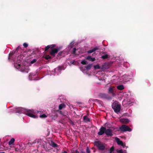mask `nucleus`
<instances>
[{"mask_svg":"<svg viewBox=\"0 0 153 153\" xmlns=\"http://www.w3.org/2000/svg\"><path fill=\"white\" fill-rule=\"evenodd\" d=\"M112 108L115 112L118 114L121 109V105L117 101L114 102L112 104Z\"/></svg>","mask_w":153,"mask_h":153,"instance_id":"nucleus-1","label":"nucleus"},{"mask_svg":"<svg viewBox=\"0 0 153 153\" xmlns=\"http://www.w3.org/2000/svg\"><path fill=\"white\" fill-rule=\"evenodd\" d=\"M95 145L100 150H103L105 149V144L102 143L100 141L95 142Z\"/></svg>","mask_w":153,"mask_h":153,"instance_id":"nucleus-2","label":"nucleus"},{"mask_svg":"<svg viewBox=\"0 0 153 153\" xmlns=\"http://www.w3.org/2000/svg\"><path fill=\"white\" fill-rule=\"evenodd\" d=\"M98 96L100 98L102 99L107 100H111V97L110 96L105 93H100L98 94Z\"/></svg>","mask_w":153,"mask_h":153,"instance_id":"nucleus-3","label":"nucleus"},{"mask_svg":"<svg viewBox=\"0 0 153 153\" xmlns=\"http://www.w3.org/2000/svg\"><path fill=\"white\" fill-rule=\"evenodd\" d=\"M120 129L121 132H125L126 131L130 132L131 131V129L130 128L125 125H122L120 128Z\"/></svg>","mask_w":153,"mask_h":153,"instance_id":"nucleus-4","label":"nucleus"},{"mask_svg":"<svg viewBox=\"0 0 153 153\" xmlns=\"http://www.w3.org/2000/svg\"><path fill=\"white\" fill-rule=\"evenodd\" d=\"M27 113H26V115H27L29 116V117H32L33 118H36L37 117L36 115H34V114H33L31 113H34V110H31L30 109L27 110Z\"/></svg>","mask_w":153,"mask_h":153,"instance_id":"nucleus-5","label":"nucleus"},{"mask_svg":"<svg viewBox=\"0 0 153 153\" xmlns=\"http://www.w3.org/2000/svg\"><path fill=\"white\" fill-rule=\"evenodd\" d=\"M59 50V48L52 49L51 50L50 52V55L52 56H54L55 54L57 53Z\"/></svg>","mask_w":153,"mask_h":153,"instance_id":"nucleus-6","label":"nucleus"},{"mask_svg":"<svg viewBox=\"0 0 153 153\" xmlns=\"http://www.w3.org/2000/svg\"><path fill=\"white\" fill-rule=\"evenodd\" d=\"M106 130V128L102 126L100 129V131L98 134L99 135H101L105 133Z\"/></svg>","mask_w":153,"mask_h":153,"instance_id":"nucleus-7","label":"nucleus"},{"mask_svg":"<svg viewBox=\"0 0 153 153\" xmlns=\"http://www.w3.org/2000/svg\"><path fill=\"white\" fill-rule=\"evenodd\" d=\"M105 134L108 136H111L113 134L112 133V131L109 128L106 129V128L105 131Z\"/></svg>","mask_w":153,"mask_h":153,"instance_id":"nucleus-8","label":"nucleus"},{"mask_svg":"<svg viewBox=\"0 0 153 153\" xmlns=\"http://www.w3.org/2000/svg\"><path fill=\"white\" fill-rule=\"evenodd\" d=\"M116 141L119 145H120L123 147H124L126 145L125 144H124L123 141L121 140L119 138L117 137L116 138Z\"/></svg>","mask_w":153,"mask_h":153,"instance_id":"nucleus-9","label":"nucleus"},{"mask_svg":"<svg viewBox=\"0 0 153 153\" xmlns=\"http://www.w3.org/2000/svg\"><path fill=\"white\" fill-rule=\"evenodd\" d=\"M21 47L20 46H18L16 48L15 51L14 52H12L10 53L9 55L10 56H12L14 53H17L19 51H21Z\"/></svg>","mask_w":153,"mask_h":153,"instance_id":"nucleus-10","label":"nucleus"},{"mask_svg":"<svg viewBox=\"0 0 153 153\" xmlns=\"http://www.w3.org/2000/svg\"><path fill=\"white\" fill-rule=\"evenodd\" d=\"M108 93H111L113 92H115V87L114 86H110L108 88Z\"/></svg>","mask_w":153,"mask_h":153,"instance_id":"nucleus-11","label":"nucleus"},{"mask_svg":"<svg viewBox=\"0 0 153 153\" xmlns=\"http://www.w3.org/2000/svg\"><path fill=\"white\" fill-rule=\"evenodd\" d=\"M120 120V122L123 123H127L129 122V120L128 119H122Z\"/></svg>","mask_w":153,"mask_h":153,"instance_id":"nucleus-12","label":"nucleus"},{"mask_svg":"<svg viewBox=\"0 0 153 153\" xmlns=\"http://www.w3.org/2000/svg\"><path fill=\"white\" fill-rule=\"evenodd\" d=\"M86 59L88 60L91 61L92 62H94L95 60V58H92L91 56H88L87 57Z\"/></svg>","mask_w":153,"mask_h":153,"instance_id":"nucleus-13","label":"nucleus"},{"mask_svg":"<svg viewBox=\"0 0 153 153\" xmlns=\"http://www.w3.org/2000/svg\"><path fill=\"white\" fill-rule=\"evenodd\" d=\"M99 48L98 47H96L92 49L91 50H90L87 51V53H91L96 50H98L99 49Z\"/></svg>","mask_w":153,"mask_h":153,"instance_id":"nucleus-14","label":"nucleus"},{"mask_svg":"<svg viewBox=\"0 0 153 153\" xmlns=\"http://www.w3.org/2000/svg\"><path fill=\"white\" fill-rule=\"evenodd\" d=\"M83 119L84 122L87 123L90 121L89 118H88L87 115L84 116Z\"/></svg>","mask_w":153,"mask_h":153,"instance_id":"nucleus-15","label":"nucleus"},{"mask_svg":"<svg viewBox=\"0 0 153 153\" xmlns=\"http://www.w3.org/2000/svg\"><path fill=\"white\" fill-rule=\"evenodd\" d=\"M50 145L53 147H56L58 146V145L55 143L53 141H51L49 143Z\"/></svg>","mask_w":153,"mask_h":153,"instance_id":"nucleus-16","label":"nucleus"},{"mask_svg":"<svg viewBox=\"0 0 153 153\" xmlns=\"http://www.w3.org/2000/svg\"><path fill=\"white\" fill-rule=\"evenodd\" d=\"M23 67L24 68H25V66L24 67L23 66ZM21 71L23 73H28V70L26 68H22L20 69Z\"/></svg>","mask_w":153,"mask_h":153,"instance_id":"nucleus-17","label":"nucleus"},{"mask_svg":"<svg viewBox=\"0 0 153 153\" xmlns=\"http://www.w3.org/2000/svg\"><path fill=\"white\" fill-rule=\"evenodd\" d=\"M92 65L91 64H89L87 65L85 67L86 68V70H88L90 69L92 67Z\"/></svg>","mask_w":153,"mask_h":153,"instance_id":"nucleus-18","label":"nucleus"},{"mask_svg":"<svg viewBox=\"0 0 153 153\" xmlns=\"http://www.w3.org/2000/svg\"><path fill=\"white\" fill-rule=\"evenodd\" d=\"M117 88L118 90H123L124 89V88L123 85H120L117 86Z\"/></svg>","mask_w":153,"mask_h":153,"instance_id":"nucleus-19","label":"nucleus"},{"mask_svg":"<svg viewBox=\"0 0 153 153\" xmlns=\"http://www.w3.org/2000/svg\"><path fill=\"white\" fill-rule=\"evenodd\" d=\"M15 141V140L14 138H12L9 142V145H10L13 143Z\"/></svg>","mask_w":153,"mask_h":153,"instance_id":"nucleus-20","label":"nucleus"},{"mask_svg":"<svg viewBox=\"0 0 153 153\" xmlns=\"http://www.w3.org/2000/svg\"><path fill=\"white\" fill-rule=\"evenodd\" d=\"M65 106L64 104H60L59 106V110H61Z\"/></svg>","mask_w":153,"mask_h":153,"instance_id":"nucleus-21","label":"nucleus"},{"mask_svg":"<svg viewBox=\"0 0 153 153\" xmlns=\"http://www.w3.org/2000/svg\"><path fill=\"white\" fill-rule=\"evenodd\" d=\"M108 54H106L102 56H101V58L103 59H105L108 58Z\"/></svg>","mask_w":153,"mask_h":153,"instance_id":"nucleus-22","label":"nucleus"},{"mask_svg":"<svg viewBox=\"0 0 153 153\" xmlns=\"http://www.w3.org/2000/svg\"><path fill=\"white\" fill-rule=\"evenodd\" d=\"M57 112H58L61 114L63 115V116H66V115L65 114V113L62 112V111H59V110H57L56 111Z\"/></svg>","mask_w":153,"mask_h":153,"instance_id":"nucleus-23","label":"nucleus"},{"mask_svg":"<svg viewBox=\"0 0 153 153\" xmlns=\"http://www.w3.org/2000/svg\"><path fill=\"white\" fill-rule=\"evenodd\" d=\"M81 63L82 65H86L87 64V62L85 60H83L81 62Z\"/></svg>","mask_w":153,"mask_h":153,"instance_id":"nucleus-24","label":"nucleus"},{"mask_svg":"<svg viewBox=\"0 0 153 153\" xmlns=\"http://www.w3.org/2000/svg\"><path fill=\"white\" fill-rule=\"evenodd\" d=\"M94 68L95 69H99L100 68V67L99 65H97L94 66Z\"/></svg>","mask_w":153,"mask_h":153,"instance_id":"nucleus-25","label":"nucleus"},{"mask_svg":"<svg viewBox=\"0 0 153 153\" xmlns=\"http://www.w3.org/2000/svg\"><path fill=\"white\" fill-rule=\"evenodd\" d=\"M40 117L42 118H45L47 117V116L45 114H44L40 116Z\"/></svg>","mask_w":153,"mask_h":153,"instance_id":"nucleus-26","label":"nucleus"},{"mask_svg":"<svg viewBox=\"0 0 153 153\" xmlns=\"http://www.w3.org/2000/svg\"><path fill=\"white\" fill-rule=\"evenodd\" d=\"M49 46H50V48L51 49H54V48L56 47V45L55 44L49 45Z\"/></svg>","mask_w":153,"mask_h":153,"instance_id":"nucleus-27","label":"nucleus"},{"mask_svg":"<svg viewBox=\"0 0 153 153\" xmlns=\"http://www.w3.org/2000/svg\"><path fill=\"white\" fill-rule=\"evenodd\" d=\"M45 59L47 60H48L49 59H51V57L49 55H47L45 56Z\"/></svg>","mask_w":153,"mask_h":153,"instance_id":"nucleus-28","label":"nucleus"},{"mask_svg":"<svg viewBox=\"0 0 153 153\" xmlns=\"http://www.w3.org/2000/svg\"><path fill=\"white\" fill-rule=\"evenodd\" d=\"M85 68H85V67H80V69L81 71H85L86 70Z\"/></svg>","mask_w":153,"mask_h":153,"instance_id":"nucleus-29","label":"nucleus"},{"mask_svg":"<svg viewBox=\"0 0 153 153\" xmlns=\"http://www.w3.org/2000/svg\"><path fill=\"white\" fill-rule=\"evenodd\" d=\"M114 148L113 146H112L110 149V152L113 153Z\"/></svg>","mask_w":153,"mask_h":153,"instance_id":"nucleus-30","label":"nucleus"},{"mask_svg":"<svg viewBox=\"0 0 153 153\" xmlns=\"http://www.w3.org/2000/svg\"><path fill=\"white\" fill-rule=\"evenodd\" d=\"M37 59H34L32 60L31 61L30 63L31 64H33L35 63V62H36V61H37Z\"/></svg>","mask_w":153,"mask_h":153,"instance_id":"nucleus-31","label":"nucleus"},{"mask_svg":"<svg viewBox=\"0 0 153 153\" xmlns=\"http://www.w3.org/2000/svg\"><path fill=\"white\" fill-rule=\"evenodd\" d=\"M50 48V46L49 45H48L46 46L45 48V51H47Z\"/></svg>","mask_w":153,"mask_h":153,"instance_id":"nucleus-32","label":"nucleus"},{"mask_svg":"<svg viewBox=\"0 0 153 153\" xmlns=\"http://www.w3.org/2000/svg\"><path fill=\"white\" fill-rule=\"evenodd\" d=\"M117 153H124L122 149L117 150Z\"/></svg>","mask_w":153,"mask_h":153,"instance_id":"nucleus-33","label":"nucleus"},{"mask_svg":"<svg viewBox=\"0 0 153 153\" xmlns=\"http://www.w3.org/2000/svg\"><path fill=\"white\" fill-rule=\"evenodd\" d=\"M86 152L87 153H90L91 152V151L89 149L88 147H87L86 149Z\"/></svg>","mask_w":153,"mask_h":153,"instance_id":"nucleus-34","label":"nucleus"},{"mask_svg":"<svg viewBox=\"0 0 153 153\" xmlns=\"http://www.w3.org/2000/svg\"><path fill=\"white\" fill-rule=\"evenodd\" d=\"M106 64L105 63L104 65H102V69H105L107 68V67H105V66Z\"/></svg>","mask_w":153,"mask_h":153,"instance_id":"nucleus-35","label":"nucleus"},{"mask_svg":"<svg viewBox=\"0 0 153 153\" xmlns=\"http://www.w3.org/2000/svg\"><path fill=\"white\" fill-rule=\"evenodd\" d=\"M31 143H28L26 144V146L27 147H31Z\"/></svg>","mask_w":153,"mask_h":153,"instance_id":"nucleus-36","label":"nucleus"},{"mask_svg":"<svg viewBox=\"0 0 153 153\" xmlns=\"http://www.w3.org/2000/svg\"><path fill=\"white\" fill-rule=\"evenodd\" d=\"M23 45L25 48H27L28 46V45L25 43L23 44Z\"/></svg>","mask_w":153,"mask_h":153,"instance_id":"nucleus-37","label":"nucleus"},{"mask_svg":"<svg viewBox=\"0 0 153 153\" xmlns=\"http://www.w3.org/2000/svg\"><path fill=\"white\" fill-rule=\"evenodd\" d=\"M76 48H74L73 50V54H75L76 53Z\"/></svg>","mask_w":153,"mask_h":153,"instance_id":"nucleus-38","label":"nucleus"},{"mask_svg":"<svg viewBox=\"0 0 153 153\" xmlns=\"http://www.w3.org/2000/svg\"><path fill=\"white\" fill-rule=\"evenodd\" d=\"M62 51H61V52H60L57 55V56H60L61 55H62Z\"/></svg>","mask_w":153,"mask_h":153,"instance_id":"nucleus-39","label":"nucleus"},{"mask_svg":"<svg viewBox=\"0 0 153 153\" xmlns=\"http://www.w3.org/2000/svg\"><path fill=\"white\" fill-rule=\"evenodd\" d=\"M16 67H17V68H21V65L20 64H18L17 65Z\"/></svg>","mask_w":153,"mask_h":153,"instance_id":"nucleus-40","label":"nucleus"},{"mask_svg":"<svg viewBox=\"0 0 153 153\" xmlns=\"http://www.w3.org/2000/svg\"><path fill=\"white\" fill-rule=\"evenodd\" d=\"M115 92H113V93H111V94H112V96L113 97L115 96V95H116V94H115Z\"/></svg>","mask_w":153,"mask_h":153,"instance_id":"nucleus-41","label":"nucleus"},{"mask_svg":"<svg viewBox=\"0 0 153 153\" xmlns=\"http://www.w3.org/2000/svg\"><path fill=\"white\" fill-rule=\"evenodd\" d=\"M17 112L19 113H21L22 112V110L20 109V110L17 111Z\"/></svg>","mask_w":153,"mask_h":153,"instance_id":"nucleus-42","label":"nucleus"},{"mask_svg":"<svg viewBox=\"0 0 153 153\" xmlns=\"http://www.w3.org/2000/svg\"><path fill=\"white\" fill-rule=\"evenodd\" d=\"M74 153H79V152L77 150H76Z\"/></svg>","mask_w":153,"mask_h":153,"instance_id":"nucleus-43","label":"nucleus"},{"mask_svg":"<svg viewBox=\"0 0 153 153\" xmlns=\"http://www.w3.org/2000/svg\"><path fill=\"white\" fill-rule=\"evenodd\" d=\"M62 153H68L66 151H64L63 152H62Z\"/></svg>","mask_w":153,"mask_h":153,"instance_id":"nucleus-44","label":"nucleus"},{"mask_svg":"<svg viewBox=\"0 0 153 153\" xmlns=\"http://www.w3.org/2000/svg\"><path fill=\"white\" fill-rule=\"evenodd\" d=\"M29 76H34V75H32V74L31 73H30Z\"/></svg>","mask_w":153,"mask_h":153,"instance_id":"nucleus-45","label":"nucleus"},{"mask_svg":"<svg viewBox=\"0 0 153 153\" xmlns=\"http://www.w3.org/2000/svg\"><path fill=\"white\" fill-rule=\"evenodd\" d=\"M33 142L34 144L36 143V141L35 140H34Z\"/></svg>","mask_w":153,"mask_h":153,"instance_id":"nucleus-46","label":"nucleus"},{"mask_svg":"<svg viewBox=\"0 0 153 153\" xmlns=\"http://www.w3.org/2000/svg\"><path fill=\"white\" fill-rule=\"evenodd\" d=\"M31 144L32 145L34 143H33V142H32L31 143Z\"/></svg>","mask_w":153,"mask_h":153,"instance_id":"nucleus-47","label":"nucleus"},{"mask_svg":"<svg viewBox=\"0 0 153 153\" xmlns=\"http://www.w3.org/2000/svg\"><path fill=\"white\" fill-rule=\"evenodd\" d=\"M82 153H85L84 152H82Z\"/></svg>","mask_w":153,"mask_h":153,"instance_id":"nucleus-48","label":"nucleus"},{"mask_svg":"<svg viewBox=\"0 0 153 153\" xmlns=\"http://www.w3.org/2000/svg\"><path fill=\"white\" fill-rule=\"evenodd\" d=\"M71 153H74L73 152H72Z\"/></svg>","mask_w":153,"mask_h":153,"instance_id":"nucleus-49","label":"nucleus"},{"mask_svg":"<svg viewBox=\"0 0 153 153\" xmlns=\"http://www.w3.org/2000/svg\"><path fill=\"white\" fill-rule=\"evenodd\" d=\"M109 153H112V152H110Z\"/></svg>","mask_w":153,"mask_h":153,"instance_id":"nucleus-50","label":"nucleus"}]
</instances>
